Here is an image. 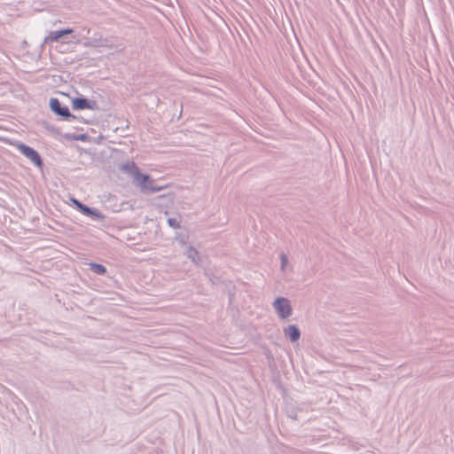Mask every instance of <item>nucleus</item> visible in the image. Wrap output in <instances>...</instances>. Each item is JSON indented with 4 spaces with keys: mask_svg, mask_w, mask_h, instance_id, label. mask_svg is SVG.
<instances>
[{
    "mask_svg": "<svg viewBox=\"0 0 454 454\" xmlns=\"http://www.w3.org/2000/svg\"><path fill=\"white\" fill-rule=\"evenodd\" d=\"M136 181L137 184L140 186V188L143 191H148V192H160L163 190L166 186H155L153 185L154 181L150 178L147 175L140 174L139 172H136L134 174Z\"/></svg>",
    "mask_w": 454,
    "mask_h": 454,
    "instance_id": "obj_1",
    "label": "nucleus"
},
{
    "mask_svg": "<svg viewBox=\"0 0 454 454\" xmlns=\"http://www.w3.org/2000/svg\"><path fill=\"white\" fill-rule=\"evenodd\" d=\"M19 151L24 154L28 160H30L35 166L42 167L43 161L39 153L33 148L20 144L17 145Z\"/></svg>",
    "mask_w": 454,
    "mask_h": 454,
    "instance_id": "obj_2",
    "label": "nucleus"
},
{
    "mask_svg": "<svg viewBox=\"0 0 454 454\" xmlns=\"http://www.w3.org/2000/svg\"><path fill=\"white\" fill-rule=\"evenodd\" d=\"M274 308L282 318H286L291 315L292 309L288 300L285 298H278L274 302Z\"/></svg>",
    "mask_w": 454,
    "mask_h": 454,
    "instance_id": "obj_3",
    "label": "nucleus"
},
{
    "mask_svg": "<svg viewBox=\"0 0 454 454\" xmlns=\"http://www.w3.org/2000/svg\"><path fill=\"white\" fill-rule=\"evenodd\" d=\"M50 106H51V109L55 113H57L58 114L62 115L64 117H69L70 116V113H69L68 108L67 107H61L59 99L51 98V101H50Z\"/></svg>",
    "mask_w": 454,
    "mask_h": 454,
    "instance_id": "obj_4",
    "label": "nucleus"
},
{
    "mask_svg": "<svg viewBox=\"0 0 454 454\" xmlns=\"http://www.w3.org/2000/svg\"><path fill=\"white\" fill-rule=\"evenodd\" d=\"M72 106L74 109L82 110L91 108L90 102L85 98H74L72 100Z\"/></svg>",
    "mask_w": 454,
    "mask_h": 454,
    "instance_id": "obj_5",
    "label": "nucleus"
},
{
    "mask_svg": "<svg viewBox=\"0 0 454 454\" xmlns=\"http://www.w3.org/2000/svg\"><path fill=\"white\" fill-rule=\"evenodd\" d=\"M72 32H73V30L70 28H67V29L59 30V31H54L49 35V36L47 37V40L49 42H56L60 37H62L64 35H68V34H71Z\"/></svg>",
    "mask_w": 454,
    "mask_h": 454,
    "instance_id": "obj_6",
    "label": "nucleus"
},
{
    "mask_svg": "<svg viewBox=\"0 0 454 454\" xmlns=\"http://www.w3.org/2000/svg\"><path fill=\"white\" fill-rule=\"evenodd\" d=\"M285 333L292 341H295L300 338V331L294 325L288 326L285 330Z\"/></svg>",
    "mask_w": 454,
    "mask_h": 454,
    "instance_id": "obj_7",
    "label": "nucleus"
},
{
    "mask_svg": "<svg viewBox=\"0 0 454 454\" xmlns=\"http://www.w3.org/2000/svg\"><path fill=\"white\" fill-rule=\"evenodd\" d=\"M90 269L98 274H105L106 271V267L98 263H90Z\"/></svg>",
    "mask_w": 454,
    "mask_h": 454,
    "instance_id": "obj_8",
    "label": "nucleus"
},
{
    "mask_svg": "<svg viewBox=\"0 0 454 454\" xmlns=\"http://www.w3.org/2000/svg\"><path fill=\"white\" fill-rule=\"evenodd\" d=\"M72 201L85 215H90L91 214L90 209L89 207H87L86 206H84L83 204H82L81 202H79L77 200L74 199V200H72Z\"/></svg>",
    "mask_w": 454,
    "mask_h": 454,
    "instance_id": "obj_9",
    "label": "nucleus"
},
{
    "mask_svg": "<svg viewBox=\"0 0 454 454\" xmlns=\"http://www.w3.org/2000/svg\"><path fill=\"white\" fill-rule=\"evenodd\" d=\"M168 223L175 227V228H178L179 227V224L176 221V219H168Z\"/></svg>",
    "mask_w": 454,
    "mask_h": 454,
    "instance_id": "obj_10",
    "label": "nucleus"
},
{
    "mask_svg": "<svg viewBox=\"0 0 454 454\" xmlns=\"http://www.w3.org/2000/svg\"><path fill=\"white\" fill-rule=\"evenodd\" d=\"M281 261H282V267H285V265L287 263V256L285 254H282Z\"/></svg>",
    "mask_w": 454,
    "mask_h": 454,
    "instance_id": "obj_11",
    "label": "nucleus"
}]
</instances>
